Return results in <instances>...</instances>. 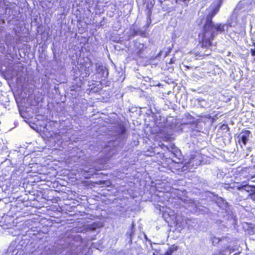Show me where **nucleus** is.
Listing matches in <instances>:
<instances>
[{
  "label": "nucleus",
  "instance_id": "nucleus-1",
  "mask_svg": "<svg viewBox=\"0 0 255 255\" xmlns=\"http://www.w3.org/2000/svg\"><path fill=\"white\" fill-rule=\"evenodd\" d=\"M222 2L219 3L206 17V20L200 32L198 34V42L202 48L209 49L212 46V41L215 35L225 31V23L215 24L213 17L219 12Z\"/></svg>",
  "mask_w": 255,
  "mask_h": 255
},
{
  "label": "nucleus",
  "instance_id": "nucleus-2",
  "mask_svg": "<svg viewBox=\"0 0 255 255\" xmlns=\"http://www.w3.org/2000/svg\"><path fill=\"white\" fill-rule=\"evenodd\" d=\"M147 46L143 43L137 41L134 42L133 50L132 54L133 59L135 60H138L139 59L143 58L147 51Z\"/></svg>",
  "mask_w": 255,
  "mask_h": 255
},
{
  "label": "nucleus",
  "instance_id": "nucleus-3",
  "mask_svg": "<svg viewBox=\"0 0 255 255\" xmlns=\"http://www.w3.org/2000/svg\"><path fill=\"white\" fill-rule=\"evenodd\" d=\"M253 188V186L249 185L248 184L237 186V189L239 191L238 194L240 196H241V195L244 194H246V197H242L244 199H246L249 198V195L250 192L252 191Z\"/></svg>",
  "mask_w": 255,
  "mask_h": 255
},
{
  "label": "nucleus",
  "instance_id": "nucleus-4",
  "mask_svg": "<svg viewBox=\"0 0 255 255\" xmlns=\"http://www.w3.org/2000/svg\"><path fill=\"white\" fill-rule=\"evenodd\" d=\"M251 133V132L249 130H242L237 137L239 143H240L242 142L244 145H246L248 142Z\"/></svg>",
  "mask_w": 255,
  "mask_h": 255
},
{
  "label": "nucleus",
  "instance_id": "nucleus-5",
  "mask_svg": "<svg viewBox=\"0 0 255 255\" xmlns=\"http://www.w3.org/2000/svg\"><path fill=\"white\" fill-rule=\"evenodd\" d=\"M178 247L175 245H171L165 252L164 255H172L173 253L177 251Z\"/></svg>",
  "mask_w": 255,
  "mask_h": 255
},
{
  "label": "nucleus",
  "instance_id": "nucleus-6",
  "mask_svg": "<svg viewBox=\"0 0 255 255\" xmlns=\"http://www.w3.org/2000/svg\"><path fill=\"white\" fill-rule=\"evenodd\" d=\"M134 34L135 35H139L141 36L144 37H146V33L144 31H142V30H137L135 32Z\"/></svg>",
  "mask_w": 255,
  "mask_h": 255
},
{
  "label": "nucleus",
  "instance_id": "nucleus-7",
  "mask_svg": "<svg viewBox=\"0 0 255 255\" xmlns=\"http://www.w3.org/2000/svg\"><path fill=\"white\" fill-rule=\"evenodd\" d=\"M185 117L186 119L189 121H193L194 120V117L189 113L185 114Z\"/></svg>",
  "mask_w": 255,
  "mask_h": 255
},
{
  "label": "nucleus",
  "instance_id": "nucleus-8",
  "mask_svg": "<svg viewBox=\"0 0 255 255\" xmlns=\"http://www.w3.org/2000/svg\"><path fill=\"white\" fill-rule=\"evenodd\" d=\"M249 198H251L254 202H255V191L252 190L249 195Z\"/></svg>",
  "mask_w": 255,
  "mask_h": 255
},
{
  "label": "nucleus",
  "instance_id": "nucleus-9",
  "mask_svg": "<svg viewBox=\"0 0 255 255\" xmlns=\"http://www.w3.org/2000/svg\"><path fill=\"white\" fill-rule=\"evenodd\" d=\"M190 0H175V3H180V2H182V3H187L188 2H189Z\"/></svg>",
  "mask_w": 255,
  "mask_h": 255
},
{
  "label": "nucleus",
  "instance_id": "nucleus-10",
  "mask_svg": "<svg viewBox=\"0 0 255 255\" xmlns=\"http://www.w3.org/2000/svg\"><path fill=\"white\" fill-rule=\"evenodd\" d=\"M159 146L160 148H161L163 149L169 150V147H168V146L165 145L164 143H161L159 145Z\"/></svg>",
  "mask_w": 255,
  "mask_h": 255
},
{
  "label": "nucleus",
  "instance_id": "nucleus-11",
  "mask_svg": "<svg viewBox=\"0 0 255 255\" xmlns=\"http://www.w3.org/2000/svg\"><path fill=\"white\" fill-rule=\"evenodd\" d=\"M251 55L253 56H255V49H251L250 50Z\"/></svg>",
  "mask_w": 255,
  "mask_h": 255
},
{
  "label": "nucleus",
  "instance_id": "nucleus-12",
  "mask_svg": "<svg viewBox=\"0 0 255 255\" xmlns=\"http://www.w3.org/2000/svg\"><path fill=\"white\" fill-rule=\"evenodd\" d=\"M224 127L225 128H226L227 130L229 129V128L228 125H225V124L222 125L221 126V128H223Z\"/></svg>",
  "mask_w": 255,
  "mask_h": 255
},
{
  "label": "nucleus",
  "instance_id": "nucleus-13",
  "mask_svg": "<svg viewBox=\"0 0 255 255\" xmlns=\"http://www.w3.org/2000/svg\"><path fill=\"white\" fill-rule=\"evenodd\" d=\"M174 62H175V59H174V58L173 57V58H172L170 60V61H169V62H168V63H169V64H172L174 63Z\"/></svg>",
  "mask_w": 255,
  "mask_h": 255
},
{
  "label": "nucleus",
  "instance_id": "nucleus-14",
  "mask_svg": "<svg viewBox=\"0 0 255 255\" xmlns=\"http://www.w3.org/2000/svg\"><path fill=\"white\" fill-rule=\"evenodd\" d=\"M126 131V128L124 127H123L121 129V133L123 134L125 133Z\"/></svg>",
  "mask_w": 255,
  "mask_h": 255
},
{
  "label": "nucleus",
  "instance_id": "nucleus-15",
  "mask_svg": "<svg viewBox=\"0 0 255 255\" xmlns=\"http://www.w3.org/2000/svg\"><path fill=\"white\" fill-rule=\"evenodd\" d=\"M54 135H55L56 137H57V138H60V134H59V133H57V132H56V133H54Z\"/></svg>",
  "mask_w": 255,
  "mask_h": 255
},
{
  "label": "nucleus",
  "instance_id": "nucleus-16",
  "mask_svg": "<svg viewBox=\"0 0 255 255\" xmlns=\"http://www.w3.org/2000/svg\"><path fill=\"white\" fill-rule=\"evenodd\" d=\"M253 46H254L255 47V42H253Z\"/></svg>",
  "mask_w": 255,
  "mask_h": 255
},
{
  "label": "nucleus",
  "instance_id": "nucleus-17",
  "mask_svg": "<svg viewBox=\"0 0 255 255\" xmlns=\"http://www.w3.org/2000/svg\"><path fill=\"white\" fill-rule=\"evenodd\" d=\"M210 55V54H208L204 55V56H208V55Z\"/></svg>",
  "mask_w": 255,
  "mask_h": 255
},
{
  "label": "nucleus",
  "instance_id": "nucleus-18",
  "mask_svg": "<svg viewBox=\"0 0 255 255\" xmlns=\"http://www.w3.org/2000/svg\"><path fill=\"white\" fill-rule=\"evenodd\" d=\"M254 168L255 169V165L254 166Z\"/></svg>",
  "mask_w": 255,
  "mask_h": 255
}]
</instances>
